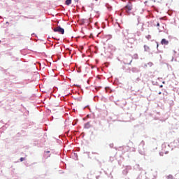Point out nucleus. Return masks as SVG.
Masks as SVG:
<instances>
[{"instance_id": "obj_10", "label": "nucleus", "mask_w": 179, "mask_h": 179, "mask_svg": "<svg viewBox=\"0 0 179 179\" xmlns=\"http://www.w3.org/2000/svg\"><path fill=\"white\" fill-rule=\"evenodd\" d=\"M157 27H160V23L159 22L157 23Z\"/></svg>"}, {"instance_id": "obj_14", "label": "nucleus", "mask_w": 179, "mask_h": 179, "mask_svg": "<svg viewBox=\"0 0 179 179\" xmlns=\"http://www.w3.org/2000/svg\"><path fill=\"white\" fill-rule=\"evenodd\" d=\"M160 87H163V85H161Z\"/></svg>"}, {"instance_id": "obj_9", "label": "nucleus", "mask_w": 179, "mask_h": 179, "mask_svg": "<svg viewBox=\"0 0 179 179\" xmlns=\"http://www.w3.org/2000/svg\"><path fill=\"white\" fill-rule=\"evenodd\" d=\"M20 160V162H24V157H21Z\"/></svg>"}, {"instance_id": "obj_7", "label": "nucleus", "mask_w": 179, "mask_h": 179, "mask_svg": "<svg viewBox=\"0 0 179 179\" xmlns=\"http://www.w3.org/2000/svg\"><path fill=\"white\" fill-rule=\"evenodd\" d=\"M132 63V59H130L129 62L128 63L127 62H126L124 64L126 65H131V64Z\"/></svg>"}, {"instance_id": "obj_1", "label": "nucleus", "mask_w": 179, "mask_h": 179, "mask_svg": "<svg viewBox=\"0 0 179 179\" xmlns=\"http://www.w3.org/2000/svg\"><path fill=\"white\" fill-rule=\"evenodd\" d=\"M134 9V5H132V3L129 2L124 7V10L127 12V13H131V10Z\"/></svg>"}, {"instance_id": "obj_6", "label": "nucleus", "mask_w": 179, "mask_h": 179, "mask_svg": "<svg viewBox=\"0 0 179 179\" xmlns=\"http://www.w3.org/2000/svg\"><path fill=\"white\" fill-rule=\"evenodd\" d=\"M144 50H145V51H149V46L145 45H144Z\"/></svg>"}, {"instance_id": "obj_15", "label": "nucleus", "mask_w": 179, "mask_h": 179, "mask_svg": "<svg viewBox=\"0 0 179 179\" xmlns=\"http://www.w3.org/2000/svg\"><path fill=\"white\" fill-rule=\"evenodd\" d=\"M95 1H99V0H95Z\"/></svg>"}, {"instance_id": "obj_2", "label": "nucleus", "mask_w": 179, "mask_h": 179, "mask_svg": "<svg viewBox=\"0 0 179 179\" xmlns=\"http://www.w3.org/2000/svg\"><path fill=\"white\" fill-rule=\"evenodd\" d=\"M53 31L57 33H59L60 34H64L65 33V30L64 28H61V27H57L53 29Z\"/></svg>"}, {"instance_id": "obj_5", "label": "nucleus", "mask_w": 179, "mask_h": 179, "mask_svg": "<svg viewBox=\"0 0 179 179\" xmlns=\"http://www.w3.org/2000/svg\"><path fill=\"white\" fill-rule=\"evenodd\" d=\"M71 3H72V0H66V5H71Z\"/></svg>"}, {"instance_id": "obj_8", "label": "nucleus", "mask_w": 179, "mask_h": 179, "mask_svg": "<svg viewBox=\"0 0 179 179\" xmlns=\"http://www.w3.org/2000/svg\"><path fill=\"white\" fill-rule=\"evenodd\" d=\"M167 179H174V177L172 175H169L167 176Z\"/></svg>"}, {"instance_id": "obj_4", "label": "nucleus", "mask_w": 179, "mask_h": 179, "mask_svg": "<svg viewBox=\"0 0 179 179\" xmlns=\"http://www.w3.org/2000/svg\"><path fill=\"white\" fill-rule=\"evenodd\" d=\"M84 128H85L86 129H89V128H92V124H90V122L85 123Z\"/></svg>"}, {"instance_id": "obj_13", "label": "nucleus", "mask_w": 179, "mask_h": 179, "mask_svg": "<svg viewBox=\"0 0 179 179\" xmlns=\"http://www.w3.org/2000/svg\"><path fill=\"white\" fill-rule=\"evenodd\" d=\"M46 153H50V151H47Z\"/></svg>"}, {"instance_id": "obj_11", "label": "nucleus", "mask_w": 179, "mask_h": 179, "mask_svg": "<svg viewBox=\"0 0 179 179\" xmlns=\"http://www.w3.org/2000/svg\"><path fill=\"white\" fill-rule=\"evenodd\" d=\"M158 94H162V92H159L158 93Z\"/></svg>"}, {"instance_id": "obj_3", "label": "nucleus", "mask_w": 179, "mask_h": 179, "mask_svg": "<svg viewBox=\"0 0 179 179\" xmlns=\"http://www.w3.org/2000/svg\"><path fill=\"white\" fill-rule=\"evenodd\" d=\"M161 44H162V45H168L169 41H167L166 38H163L161 41Z\"/></svg>"}, {"instance_id": "obj_12", "label": "nucleus", "mask_w": 179, "mask_h": 179, "mask_svg": "<svg viewBox=\"0 0 179 179\" xmlns=\"http://www.w3.org/2000/svg\"><path fill=\"white\" fill-rule=\"evenodd\" d=\"M157 48H159V44L157 45Z\"/></svg>"}]
</instances>
